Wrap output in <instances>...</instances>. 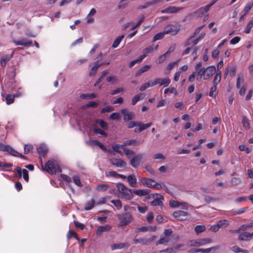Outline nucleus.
<instances>
[{"label": "nucleus", "mask_w": 253, "mask_h": 253, "mask_svg": "<svg viewBox=\"0 0 253 253\" xmlns=\"http://www.w3.org/2000/svg\"><path fill=\"white\" fill-rule=\"evenodd\" d=\"M202 66L201 62L197 63L194 66L195 70L197 72V81H200L202 78L204 80H207L216 73V68L214 66H209L206 68H202Z\"/></svg>", "instance_id": "f257e3e1"}, {"label": "nucleus", "mask_w": 253, "mask_h": 253, "mask_svg": "<svg viewBox=\"0 0 253 253\" xmlns=\"http://www.w3.org/2000/svg\"><path fill=\"white\" fill-rule=\"evenodd\" d=\"M41 164L42 162L41 161ZM42 169L51 174H55L57 172H61V169L59 167V163L55 160H49L46 162L44 167L42 164Z\"/></svg>", "instance_id": "f03ea898"}, {"label": "nucleus", "mask_w": 253, "mask_h": 253, "mask_svg": "<svg viewBox=\"0 0 253 253\" xmlns=\"http://www.w3.org/2000/svg\"><path fill=\"white\" fill-rule=\"evenodd\" d=\"M117 187L120 193V196L122 199L126 200L132 199L133 196L131 189H128L121 183H118L117 184Z\"/></svg>", "instance_id": "7ed1b4c3"}, {"label": "nucleus", "mask_w": 253, "mask_h": 253, "mask_svg": "<svg viewBox=\"0 0 253 253\" xmlns=\"http://www.w3.org/2000/svg\"><path fill=\"white\" fill-rule=\"evenodd\" d=\"M117 217L120 221L118 227L122 229H124L126 225L131 223L133 219L131 214L129 212L118 214Z\"/></svg>", "instance_id": "20e7f679"}, {"label": "nucleus", "mask_w": 253, "mask_h": 253, "mask_svg": "<svg viewBox=\"0 0 253 253\" xmlns=\"http://www.w3.org/2000/svg\"><path fill=\"white\" fill-rule=\"evenodd\" d=\"M0 151L13 156L19 157L22 158L24 157L21 154L18 152L16 150L8 145L0 143Z\"/></svg>", "instance_id": "39448f33"}, {"label": "nucleus", "mask_w": 253, "mask_h": 253, "mask_svg": "<svg viewBox=\"0 0 253 253\" xmlns=\"http://www.w3.org/2000/svg\"><path fill=\"white\" fill-rule=\"evenodd\" d=\"M212 242L210 238L198 239L191 240L189 242L188 245L190 247H201L209 244Z\"/></svg>", "instance_id": "423d86ee"}, {"label": "nucleus", "mask_w": 253, "mask_h": 253, "mask_svg": "<svg viewBox=\"0 0 253 253\" xmlns=\"http://www.w3.org/2000/svg\"><path fill=\"white\" fill-rule=\"evenodd\" d=\"M141 183L142 185L149 188H154L157 189H160L162 188L161 184L155 182L152 179L143 177L141 179Z\"/></svg>", "instance_id": "0eeeda50"}, {"label": "nucleus", "mask_w": 253, "mask_h": 253, "mask_svg": "<svg viewBox=\"0 0 253 253\" xmlns=\"http://www.w3.org/2000/svg\"><path fill=\"white\" fill-rule=\"evenodd\" d=\"M152 85L153 86L156 85H159L160 86H167L170 83V80L169 77L165 78H156L152 80Z\"/></svg>", "instance_id": "6e6552de"}, {"label": "nucleus", "mask_w": 253, "mask_h": 253, "mask_svg": "<svg viewBox=\"0 0 253 253\" xmlns=\"http://www.w3.org/2000/svg\"><path fill=\"white\" fill-rule=\"evenodd\" d=\"M213 5V3H211L201 7L195 12V14H197L199 17H202L209 11L211 6Z\"/></svg>", "instance_id": "1a4fd4ad"}, {"label": "nucleus", "mask_w": 253, "mask_h": 253, "mask_svg": "<svg viewBox=\"0 0 253 253\" xmlns=\"http://www.w3.org/2000/svg\"><path fill=\"white\" fill-rule=\"evenodd\" d=\"M218 248V247H213L206 249H193L188 251L189 253H209L212 251H215Z\"/></svg>", "instance_id": "9d476101"}, {"label": "nucleus", "mask_w": 253, "mask_h": 253, "mask_svg": "<svg viewBox=\"0 0 253 253\" xmlns=\"http://www.w3.org/2000/svg\"><path fill=\"white\" fill-rule=\"evenodd\" d=\"M142 158V154H138L134 156L130 160L131 166L133 168H137L140 165Z\"/></svg>", "instance_id": "9b49d317"}, {"label": "nucleus", "mask_w": 253, "mask_h": 253, "mask_svg": "<svg viewBox=\"0 0 253 253\" xmlns=\"http://www.w3.org/2000/svg\"><path fill=\"white\" fill-rule=\"evenodd\" d=\"M187 215V212L182 211H176L173 213V216L179 220H185Z\"/></svg>", "instance_id": "f8f14e48"}, {"label": "nucleus", "mask_w": 253, "mask_h": 253, "mask_svg": "<svg viewBox=\"0 0 253 253\" xmlns=\"http://www.w3.org/2000/svg\"><path fill=\"white\" fill-rule=\"evenodd\" d=\"M121 112L122 114L124 115V121L125 122L131 120L134 116V113L133 112H128L126 109H122Z\"/></svg>", "instance_id": "ddd939ff"}, {"label": "nucleus", "mask_w": 253, "mask_h": 253, "mask_svg": "<svg viewBox=\"0 0 253 253\" xmlns=\"http://www.w3.org/2000/svg\"><path fill=\"white\" fill-rule=\"evenodd\" d=\"M110 161L112 165L118 168H123L126 166V162L121 159L113 158Z\"/></svg>", "instance_id": "4468645a"}, {"label": "nucleus", "mask_w": 253, "mask_h": 253, "mask_svg": "<svg viewBox=\"0 0 253 253\" xmlns=\"http://www.w3.org/2000/svg\"><path fill=\"white\" fill-rule=\"evenodd\" d=\"M164 197L161 194H156L155 197H154V199L151 203V205L154 206H158L162 205L163 203Z\"/></svg>", "instance_id": "2eb2a0df"}, {"label": "nucleus", "mask_w": 253, "mask_h": 253, "mask_svg": "<svg viewBox=\"0 0 253 253\" xmlns=\"http://www.w3.org/2000/svg\"><path fill=\"white\" fill-rule=\"evenodd\" d=\"M180 31V27H172L170 26H167L165 29V33L166 34H171L172 35L177 34Z\"/></svg>", "instance_id": "dca6fc26"}, {"label": "nucleus", "mask_w": 253, "mask_h": 253, "mask_svg": "<svg viewBox=\"0 0 253 253\" xmlns=\"http://www.w3.org/2000/svg\"><path fill=\"white\" fill-rule=\"evenodd\" d=\"M85 144L88 146H98L100 148H101L103 150H106V147L101 142L97 141V140H91L88 141H86Z\"/></svg>", "instance_id": "f3484780"}, {"label": "nucleus", "mask_w": 253, "mask_h": 253, "mask_svg": "<svg viewBox=\"0 0 253 253\" xmlns=\"http://www.w3.org/2000/svg\"><path fill=\"white\" fill-rule=\"evenodd\" d=\"M14 43L16 45H19L25 46H30L32 45V42L31 41L27 39H23L20 41H14Z\"/></svg>", "instance_id": "a211bd4d"}, {"label": "nucleus", "mask_w": 253, "mask_h": 253, "mask_svg": "<svg viewBox=\"0 0 253 253\" xmlns=\"http://www.w3.org/2000/svg\"><path fill=\"white\" fill-rule=\"evenodd\" d=\"M127 181L132 187H137V179L134 175L130 174L127 176Z\"/></svg>", "instance_id": "6ab92c4d"}, {"label": "nucleus", "mask_w": 253, "mask_h": 253, "mask_svg": "<svg viewBox=\"0 0 253 253\" xmlns=\"http://www.w3.org/2000/svg\"><path fill=\"white\" fill-rule=\"evenodd\" d=\"M111 227L108 225L99 226L96 230V235L100 236L102 233L109 231Z\"/></svg>", "instance_id": "aec40b11"}, {"label": "nucleus", "mask_w": 253, "mask_h": 253, "mask_svg": "<svg viewBox=\"0 0 253 253\" xmlns=\"http://www.w3.org/2000/svg\"><path fill=\"white\" fill-rule=\"evenodd\" d=\"M124 146L125 145H124V143L123 144H114L112 145V148L115 151L123 156L124 153L122 150H124L125 149Z\"/></svg>", "instance_id": "412c9836"}, {"label": "nucleus", "mask_w": 253, "mask_h": 253, "mask_svg": "<svg viewBox=\"0 0 253 253\" xmlns=\"http://www.w3.org/2000/svg\"><path fill=\"white\" fill-rule=\"evenodd\" d=\"M129 245L127 243H121L119 244H114L110 246L111 249L112 250H115L117 249H122L128 247Z\"/></svg>", "instance_id": "4be33fe9"}, {"label": "nucleus", "mask_w": 253, "mask_h": 253, "mask_svg": "<svg viewBox=\"0 0 253 253\" xmlns=\"http://www.w3.org/2000/svg\"><path fill=\"white\" fill-rule=\"evenodd\" d=\"M151 125V123H148L147 124H141L140 122H138L137 129V130H135V132L138 131L140 132L142 130L149 128Z\"/></svg>", "instance_id": "5701e85b"}, {"label": "nucleus", "mask_w": 253, "mask_h": 253, "mask_svg": "<svg viewBox=\"0 0 253 253\" xmlns=\"http://www.w3.org/2000/svg\"><path fill=\"white\" fill-rule=\"evenodd\" d=\"M181 7H177L175 6H170L168 7L164 10H162V13H176L179 10L182 9Z\"/></svg>", "instance_id": "b1692460"}, {"label": "nucleus", "mask_w": 253, "mask_h": 253, "mask_svg": "<svg viewBox=\"0 0 253 253\" xmlns=\"http://www.w3.org/2000/svg\"><path fill=\"white\" fill-rule=\"evenodd\" d=\"M149 190L148 189H138L132 190V194L139 196H146L148 194Z\"/></svg>", "instance_id": "393cba45"}, {"label": "nucleus", "mask_w": 253, "mask_h": 253, "mask_svg": "<svg viewBox=\"0 0 253 253\" xmlns=\"http://www.w3.org/2000/svg\"><path fill=\"white\" fill-rule=\"evenodd\" d=\"M12 57V55H4L2 56L0 59V65L2 67H5L6 63Z\"/></svg>", "instance_id": "a878e982"}, {"label": "nucleus", "mask_w": 253, "mask_h": 253, "mask_svg": "<svg viewBox=\"0 0 253 253\" xmlns=\"http://www.w3.org/2000/svg\"><path fill=\"white\" fill-rule=\"evenodd\" d=\"M253 235L248 232H244L240 235L239 239L240 240L247 241L252 238Z\"/></svg>", "instance_id": "bb28decb"}, {"label": "nucleus", "mask_w": 253, "mask_h": 253, "mask_svg": "<svg viewBox=\"0 0 253 253\" xmlns=\"http://www.w3.org/2000/svg\"><path fill=\"white\" fill-rule=\"evenodd\" d=\"M242 124L243 126L247 130L250 128V125L249 119L245 116H243L242 118Z\"/></svg>", "instance_id": "cd10ccee"}, {"label": "nucleus", "mask_w": 253, "mask_h": 253, "mask_svg": "<svg viewBox=\"0 0 253 253\" xmlns=\"http://www.w3.org/2000/svg\"><path fill=\"white\" fill-rule=\"evenodd\" d=\"M95 204V200L93 199H92L90 201L86 202L84 206V209L86 211L91 210L94 207Z\"/></svg>", "instance_id": "c85d7f7f"}, {"label": "nucleus", "mask_w": 253, "mask_h": 253, "mask_svg": "<svg viewBox=\"0 0 253 253\" xmlns=\"http://www.w3.org/2000/svg\"><path fill=\"white\" fill-rule=\"evenodd\" d=\"M179 60H177L174 62H172L169 63L166 68V70L167 71V74H169L172 69H173L175 67L178 65V62Z\"/></svg>", "instance_id": "c756f323"}, {"label": "nucleus", "mask_w": 253, "mask_h": 253, "mask_svg": "<svg viewBox=\"0 0 253 253\" xmlns=\"http://www.w3.org/2000/svg\"><path fill=\"white\" fill-rule=\"evenodd\" d=\"M170 241L169 237L165 236L164 237L161 238L160 240L157 242L156 245H166L168 244V243Z\"/></svg>", "instance_id": "7c9ffc66"}, {"label": "nucleus", "mask_w": 253, "mask_h": 253, "mask_svg": "<svg viewBox=\"0 0 253 253\" xmlns=\"http://www.w3.org/2000/svg\"><path fill=\"white\" fill-rule=\"evenodd\" d=\"M221 78V72L220 71H217L213 80V85L216 86L220 83Z\"/></svg>", "instance_id": "2f4dec72"}, {"label": "nucleus", "mask_w": 253, "mask_h": 253, "mask_svg": "<svg viewBox=\"0 0 253 253\" xmlns=\"http://www.w3.org/2000/svg\"><path fill=\"white\" fill-rule=\"evenodd\" d=\"M103 65V64H95L90 69L89 72L90 76H94L95 75L96 71L101 66Z\"/></svg>", "instance_id": "473e14b6"}, {"label": "nucleus", "mask_w": 253, "mask_h": 253, "mask_svg": "<svg viewBox=\"0 0 253 253\" xmlns=\"http://www.w3.org/2000/svg\"><path fill=\"white\" fill-rule=\"evenodd\" d=\"M145 58V55H140L137 59H135L132 61H131L129 64L128 66L129 68L132 67L135 64L139 63L142 61V60Z\"/></svg>", "instance_id": "72a5a7b5"}, {"label": "nucleus", "mask_w": 253, "mask_h": 253, "mask_svg": "<svg viewBox=\"0 0 253 253\" xmlns=\"http://www.w3.org/2000/svg\"><path fill=\"white\" fill-rule=\"evenodd\" d=\"M97 97V94L94 93L82 94L80 97L82 99H93Z\"/></svg>", "instance_id": "f704fd0d"}, {"label": "nucleus", "mask_w": 253, "mask_h": 253, "mask_svg": "<svg viewBox=\"0 0 253 253\" xmlns=\"http://www.w3.org/2000/svg\"><path fill=\"white\" fill-rule=\"evenodd\" d=\"M253 7V2H248L244 8L242 13L244 14V15H246L250 12L252 8Z\"/></svg>", "instance_id": "c9c22d12"}, {"label": "nucleus", "mask_w": 253, "mask_h": 253, "mask_svg": "<svg viewBox=\"0 0 253 253\" xmlns=\"http://www.w3.org/2000/svg\"><path fill=\"white\" fill-rule=\"evenodd\" d=\"M141 143L140 141H137L134 139H131L125 141L124 142L125 145H138Z\"/></svg>", "instance_id": "e433bc0d"}, {"label": "nucleus", "mask_w": 253, "mask_h": 253, "mask_svg": "<svg viewBox=\"0 0 253 253\" xmlns=\"http://www.w3.org/2000/svg\"><path fill=\"white\" fill-rule=\"evenodd\" d=\"M99 104V101H90L86 104L83 106V109H86L88 107H96Z\"/></svg>", "instance_id": "4c0bfd02"}, {"label": "nucleus", "mask_w": 253, "mask_h": 253, "mask_svg": "<svg viewBox=\"0 0 253 253\" xmlns=\"http://www.w3.org/2000/svg\"><path fill=\"white\" fill-rule=\"evenodd\" d=\"M152 80L149 81L148 82L145 83L143 84L139 88V90L141 91L145 90L146 89L150 87H153V85H152Z\"/></svg>", "instance_id": "58836bf2"}, {"label": "nucleus", "mask_w": 253, "mask_h": 253, "mask_svg": "<svg viewBox=\"0 0 253 253\" xmlns=\"http://www.w3.org/2000/svg\"><path fill=\"white\" fill-rule=\"evenodd\" d=\"M244 82V77L243 75H239L236 81V86L239 89L241 87V84Z\"/></svg>", "instance_id": "ea45409f"}, {"label": "nucleus", "mask_w": 253, "mask_h": 253, "mask_svg": "<svg viewBox=\"0 0 253 253\" xmlns=\"http://www.w3.org/2000/svg\"><path fill=\"white\" fill-rule=\"evenodd\" d=\"M124 38V35H121L117 38L112 44V47L114 48L117 47Z\"/></svg>", "instance_id": "a19ab883"}, {"label": "nucleus", "mask_w": 253, "mask_h": 253, "mask_svg": "<svg viewBox=\"0 0 253 253\" xmlns=\"http://www.w3.org/2000/svg\"><path fill=\"white\" fill-rule=\"evenodd\" d=\"M47 151V148L44 145H41L37 149V151L40 155H44Z\"/></svg>", "instance_id": "79ce46f5"}, {"label": "nucleus", "mask_w": 253, "mask_h": 253, "mask_svg": "<svg viewBox=\"0 0 253 253\" xmlns=\"http://www.w3.org/2000/svg\"><path fill=\"white\" fill-rule=\"evenodd\" d=\"M204 25H203V26H200L199 27H198L195 31V33H194V35L193 36H192L188 40V42L186 44V45H189L190 44V42H191L192 40V39L194 38V37L198 33H199L200 32V31L203 28Z\"/></svg>", "instance_id": "37998d69"}, {"label": "nucleus", "mask_w": 253, "mask_h": 253, "mask_svg": "<svg viewBox=\"0 0 253 253\" xmlns=\"http://www.w3.org/2000/svg\"><path fill=\"white\" fill-rule=\"evenodd\" d=\"M165 34H166V33H165V30L164 31L157 34L153 38V42L163 39Z\"/></svg>", "instance_id": "c03bdc74"}, {"label": "nucleus", "mask_w": 253, "mask_h": 253, "mask_svg": "<svg viewBox=\"0 0 253 253\" xmlns=\"http://www.w3.org/2000/svg\"><path fill=\"white\" fill-rule=\"evenodd\" d=\"M133 242L135 244H141L143 245H147L146 238H141L139 239H134Z\"/></svg>", "instance_id": "a18cd8bd"}, {"label": "nucleus", "mask_w": 253, "mask_h": 253, "mask_svg": "<svg viewBox=\"0 0 253 253\" xmlns=\"http://www.w3.org/2000/svg\"><path fill=\"white\" fill-rule=\"evenodd\" d=\"M108 186L106 184H100L96 186V189L99 191H106L108 188Z\"/></svg>", "instance_id": "49530a36"}, {"label": "nucleus", "mask_w": 253, "mask_h": 253, "mask_svg": "<svg viewBox=\"0 0 253 253\" xmlns=\"http://www.w3.org/2000/svg\"><path fill=\"white\" fill-rule=\"evenodd\" d=\"M219 228H225L229 225V222L227 220H221L217 222Z\"/></svg>", "instance_id": "de8ad7c7"}, {"label": "nucleus", "mask_w": 253, "mask_h": 253, "mask_svg": "<svg viewBox=\"0 0 253 253\" xmlns=\"http://www.w3.org/2000/svg\"><path fill=\"white\" fill-rule=\"evenodd\" d=\"M15 96L11 94L7 95L5 100L7 105H10L14 102Z\"/></svg>", "instance_id": "09e8293b"}, {"label": "nucleus", "mask_w": 253, "mask_h": 253, "mask_svg": "<svg viewBox=\"0 0 253 253\" xmlns=\"http://www.w3.org/2000/svg\"><path fill=\"white\" fill-rule=\"evenodd\" d=\"M96 123L98 124L103 129H107L108 127L107 124L103 120L97 119L96 120Z\"/></svg>", "instance_id": "8fccbe9b"}, {"label": "nucleus", "mask_w": 253, "mask_h": 253, "mask_svg": "<svg viewBox=\"0 0 253 253\" xmlns=\"http://www.w3.org/2000/svg\"><path fill=\"white\" fill-rule=\"evenodd\" d=\"M111 203L116 207L118 210L121 209L122 205L121 202L119 200H112Z\"/></svg>", "instance_id": "3c124183"}, {"label": "nucleus", "mask_w": 253, "mask_h": 253, "mask_svg": "<svg viewBox=\"0 0 253 253\" xmlns=\"http://www.w3.org/2000/svg\"><path fill=\"white\" fill-rule=\"evenodd\" d=\"M206 230V226L204 225H197L195 227V230L197 234L201 233Z\"/></svg>", "instance_id": "603ef678"}, {"label": "nucleus", "mask_w": 253, "mask_h": 253, "mask_svg": "<svg viewBox=\"0 0 253 253\" xmlns=\"http://www.w3.org/2000/svg\"><path fill=\"white\" fill-rule=\"evenodd\" d=\"M253 27V20H251L248 23V24L247 25V27H246V28L245 31V33L246 34H249L250 33Z\"/></svg>", "instance_id": "864d4df0"}, {"label": "nucleus", "mask_w": 253, "mask_h": 253, "mask_svg": "<svg viewBox=\"0 0 253 253\" xmlns=\"http://www.w3.org/2000/svg\"><path fill=\"white\" fill-rule=\"evenodd\" d=\"M93 131L96 134H99L104 136H107V133L102 129L94 128Z\"/></svg>", "instance_id": "5fc2aeb1"}, {"label": "nucleus", "mask_w": 253, "mask_h": 253, "mask_svg": "<svg viewBox=\"0 0 253 253\" xmlns=\"http://www.w3.org/2000/svg\"><path fill=\"white\" fill-rule=\"evenodd\" d=\"M154 51V48L152 46H149L147 48H145L143 50L142 53L143 55H145V57L146 54L152 53Z\"/></svg>", "instance_id": "6e6d98bb"}, {"label": "nucleus", "mask_w": 253, "mask_h": 253, "mask_svg": "<svg viewBox=\"0 0 253 253\" xmlns=\"http://www.w3.org/2000/svg\"><path fill=\"white\" fill-rule=\"evenodd\" d=\"M114 110V107L111 106H107L103 108H102L101 110V113L102 114L110 112Z\"/></svg>", "instance_id": "4d7b16f0"}, {"label": "nucleus", "mask_w": 253, "mask_h": 253, "mask_svg": "<svg viewBox=\"0 0 253 253\" xmlns=\"http://www.w3.org/2000/svg\"><path fill=\"white\" fill-rule=\"evenodd\" d=\"M124 153L127 158H130L132 156L134 153V151L125 148L124 149Z\"/></svg>", "instance_id": "13d9d810"}, {"label": "nucleus", "mask_w": 253, "mask_h": 253, "mask_svg": "<svg viewBox=\"0 0 253 253\" xmlns=\"http://www.w3.org/2000/svg\"><path fill=\"white\" fill-rule=\"evenodd\" d=\"M165 156L162 153H157L154 155L153 159L156 160H163L165 159Z\"/></svg>", "instance_id": "bf43d9fd"}, {"label": "nucleus", "mask_w": 253, "mask_h": 253, "mask_svg": "<svg viewBox=\"0 0 253 253\" xmlns=\"http://www.w3.org/2000/svg\"><path fill=\"white\" fill-rule=\"evenodd\" d=\"M105 175L106 176L117 177L119 173L114 171H109L105 172Z\"/></svg>", "instance_id": "052dcab7"}, {"label": "nucleus", "mask_w": 253, "mask_h": 253, "mask_svg": "<svg viewBox=\"0 0 253 253\" xmlns=\"http://www.w3.org/2000/svg\"><path fill=\"white\" fill-rule=\"evenodd\" d=\"M141 95L140 94L135 95L132 99L131 103L133 105H135L140 99Z\"/></svg>", "instance_id": "680f3d73"}, {"label": "nucleus", "mask_w": 253, "mask_h": 253, "mask_svg": "<svg viewBox=\"0 0 253 253\" xmlns=\"http://www.w3.org/2000/svg\"><path fill=\"white\" fill-rule=\"evenodd\" d=\"M73 180L75 184L79 187H82V184L81 182L80 178L78 176H75L73 177Z\"/></svg>", "instance_id": "e2e57ef3"}, {"label": "nucleus", "mask_w": 253, "mask_h": 253, "mask_svg": "<svg viewBox=\"0 0 253 253\" xmlns=\"http://www.w3.org/2000/svg\"><path fill=\"white\" fill-rule=\"evenodd\" d=\"M241 179L239 178L233 177L231 180V183L233 185L236 186L239 185L241 183Z\"/></svg>", "instance_id": "0e129e2a"}, {"label": "nucleus", "mask_w": 253, "mask_h": 253, "mask_svg": "<svg viewBox=\"0 0 253 253\" xmlns=\"http://www.w3.org/2000/svg\"><path fill=\"white\" fill-rule=\"evenodd\" d=\"M124 89L123 88H122V87H119V88H117L116 89H114V90H112L111 92V94L112 95H115V94H118V93H122V92H124Z\"/></svg>", "instance_id": "69168bd1"}, {"label": "nucleus", "mask_w": 253, "mask_h": 253, "mask_svg": "<svg viewBox=\"0 0 253 253\" xmlns=\"http://www.w3.org/2000/svg\"><path fill=\"white\" fill-rule=\"evenodd\" d=\"M120 118V114L118 113H113L110 115V119L113 120H118Z\"/></svg>", "instance_id": "338daca9"}, {"label": "nucleus", "mask_w": 253, "mask_h": 253, "mask_svg": "<svg viewBox=\"0 0 253 253\" xmlns=\"http://www.w3.org/2000/svg\"><path fill=\"white\" fill-rule=\"evenodd\" d=\"M180 202L174 200H171L169 202V206L172 208H175L180 206Z\"/></svg>", "instance_id": "774afa93"}]
</instances>
